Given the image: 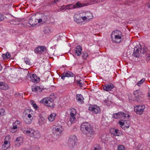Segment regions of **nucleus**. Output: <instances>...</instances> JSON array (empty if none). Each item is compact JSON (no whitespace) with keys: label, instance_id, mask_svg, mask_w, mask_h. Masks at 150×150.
<instances>
[{"label":"nucleus","instance_id":"1","mask_svg":"<svg viewBox=\"0 0 150 150\" xmlns=\"http://www.w3.org/2000/svg\"><path fill=\"white\" fill-rule=\"evenodd\" d=\"M81 129L83 134L88 137H92L94 134L93 128L88 122L83 123L81 126Z\"/></svg>","mask_w":150,"mask_h":150},{"label":"nucleus","instance_id":"2","mask_svg":"<svg viewBox=\"0 0 150 150\" xmlns=\"http://www.w3.org/2000/svg\"><path fill=\"white\" fill-rule=\"evenodd\" d=\"M133 95L134 96L135 100L138 103L143 102V98L144 97L143 93L140 90L138 89L134 91Z\"/></svg>","mask_w":150,"mask_h":150},{"label":"nucleus","instance_id":"3","mask_svg":"<svg viewBox=\"0 0 150 150\" xmlns=\"http://www.w3.org/2000/svg\"><path fill=\"white\" fill-rule=\"evenodd\" d=\"M54 101V100L53 98L49 97L42 99L40 101V102L47 106L54 108V105L53 104Z\"/></svg>","mask_w":150,"mask_h":150},{"label":"nucleus","instance_id":"4","mask_svg":"<svg viewBox=\"0 0 150 150\" xmlns=\"http://www.w3.org/2000/svg\"><path fill=\"white\" fill-rule=\"evenodd\" d=\"M76 141H77V138L76 136L73 135L70 136L68 143L70 148L74 147L75 145Z\"/></svg>","mask_w":150,"mask_h":150},{"label":"nucleus","instance_id":"5","mask_svg":"<svg viewBox=\"0 0 150 150\" xmlns=\"http://www.w3.org/2000/svg\"><path fill=\"white\" fill-rule=\"evenodd\" d=\"M37 13H35L33 15L29 20V24L32 26H35L38 24L37 17L36 16Z\"/></svg>","mask_w":150,"mask_h":150},{"label":"nucleus","instance_id":"6","mask_svg":"<svg viewBox=\"0 0 150 150\" xmlns=\"http://www.w3.org/2000/svg\"><path fill=\"white\" fill-rule=\"evenodd\" d=\"M86 5L85 3H82L78 1L75 5L69 4L67 5L68 9H74L76 8H81Z\"/></svg>","mask_w":150,"mask_h":150},{"label":"nucleus","instance_id":"7","mask_svg":"<svg viewBox=\"0 0 150 150\" xmlns=\"http://www.w3.org/2000/svg\"><path fill=\"white\" fill-rule=\"evenodd\" d=\"M145 108V106L144 105H138L134 107V110L137 114L141 115L144 112Z\"/></svg>","mask_w":150,"mask_h":150},{"label":"nucleus","instance_id":"8","mask_svg":"<svg viewBox=\"0 0 150 150\" xmlns=\"http://www.w3.org/2000/svg\"><path fill=\"white\" fill-rule=\"evenodd\" d=\"M139 46H136L134 48L132 56L134 57L139 58L141 55L142 53H140V49L139 48Z\"/></svg>","mask_w":150,"mask_h":150},{"label":"nucleus","instance_id":"9","mask_svg":"<svg viewBox=\"0 0 150 150\" xmlns=\"http://www.w3.org/2000/svg\"><path fill=\"white\" fill-rule=\"evenodd\" d=\"M126 114L123 112H119L113 115L112 117L115 119H118L120 118H125Z\"/></svg>","mask_w":150,"mask_h":150},{"label":"nucleus","instance_id":"10","mask_svg":"<svg viewBox=\"0 0 150 150\" xmlns=\"http://www.w3.org/2000/svg\"><path fill=\"white\" fill-rule=\"evenodd\" d=\"M47 50L45 46H38V54H43L46 53Z\"/></svg>","mask_w":150,"mask_h":150},{"label":"nucleus","instance_id":"11","mask_svg":"<svg viewBox=\"0 0 150 150\" xmlns=\"http://www.w3.org/2000/svg\"><path fill=\"white\" fill-rule=\"evenodd\" d=\"M75 76V74L71 71H68L67 72H64L62 76H61V78L64 80L65 77H73Z\"/></svg>","mask_w":150,"mask_h":150},{"label":"nucleus","instance_id":"12","mask_svg":"<svg viewBox=\"0 0 150 150\" xmlns=\"http://www.w3.org/2000/svg\"><path fill=\"white\" fill-rule=\"evenodd\" d=\"M122 37L123 35L121 34V35L116 36L114 37L113 38L111 37V38L113 42L116 43H118L122 41Z\"/></svg>","mask_w":150,"mask_h":150},{"label":"nucleus","instance_id":"13","mask_svg":"<svg viewBox=\"0 0 150 150\" xmlns=\"http://www.w3.org/2000/svg\"><path fill=\"white\" fill-rule=\"evenodd\" d=\"M89 109L92 111V112H94L95 114L99 113L100 112L99 108L96 105L90 107L89 108Z\"/></svg>","mask_w":150,"mask_h":150},{"label":"nucleus","instance_id":"14","mask_svg":"<svg viewBox=\"0 0 150 150\" xmlns=\"http://www.w3.org/2000/svg\"><path fill=\"white\" fill-rule=\"evenodd\" d=\"M114 87V85L112 83L105 84L103 87V89L106 91H111Z\"/></svg>","mask_w":150,"mask_h":150},{"label":"nucleus","instance_id":"15","mask_svg":"<svg viewBox=\"0 0 150 150\" xmlns=\"http://www.w3.org/2000/svg\"><path fill=\"white\" fill-rule=\"evenodd\" d=\"M82 51V47L80 45L76 47L75 50V54L77 56H79L81 54Z\"/></svg>","mask_w":150,"mask_h":150},{"label":"nucleus","instance_id":"16","mask_svg":"<svg viewBox=\"0 0 150 150\" xmlns=\"http://www.w3.org/2000/svg\"><path fill=\"white\" fill-rule=\"evenodd\" d=\"M83 16H85L87 18L88 20H90V19H92L93 17V16L91 13L89 11H87L85 13H82Z\"/></svg>","mask_w":150,"mask_h":150},{"label":"nucleus","instance_id":"17","mask_svg":"<svg viewBox=\"0 0 150 150\" xmlns=\"http://www.w3.org/2000/svg\"><path fill=\"white\" fill-rule=\"evenodd\" d=\"M76 98L77 101L79 103L82 104L84 103L83 100L84 99L83 96L80 94H77Z\"/></svg>","mask_w":150,"mask_h":150},{"label":"nucleus","instance_id":"18","mask_svg":"<svg viewBox=\"0 0 150 150\" xmlns=\"http://www.w3.org/2000/svg\"><path fill=\"white\" fill-rule=\"evenodd\" d=\"M30 80L34 83H38L37 79H38L37 76L36 74H33L30 76Z\"/></svg>","mask_w":150,"mask_h":150},{"label":"nucleus","instance_id":"19","mask_svg":"<svg viewBox=\"0 0 150 150\" xmlns=\"http://www.w3.org/2000/svg\"><path fill=\"white\" fill-rule=\"evenodd\" d=\"M121 34L122 33L120 31L116 30L112 32L111 34V38H113L114 37H115L116 36L121 35Z\"/></svg>","mask_w":150,"mask_h":150},{"label":"nucleus","instance_id":"20","mask_svg":"<svg viewBox=\"0 0 150 150\" xmlns=\"http://www.w3.org/2000/svg\"><path fill=\"white\" fill-rule=\"evenodd\" d=\"M0 88L6 90L8 89V87L6 83L0 81Z\"/></svg>","mask_w":150,"mask_h":150},{"label":"nucleus","instance_id":"21","mask_svg":"<svg viewBox=\"0 0 150 150\" xmlns=\"http://www.w3.org/2000/svg\"><path fill=\"white\" fill-rule=\"evenodd\" d=\"M43 31L45 33L47 34L52 32V29L50 27H46L44 28Z\"/></svg>","mask_w":150,"mask_h":150},{"label":"nucleus","instance_id":"22","mask_svg":"<svg viewBox=\"0 0 150 150\" xmlns=\"http://www.w3.org/2000/svg\"><path fill=\"white\" fill-rule=\"evenodd\" d=\"M39 117L38 123L40 125H42L45 122V119L43 117L42 115H39Z\"/></svg>","mask_w":150,"mask_h":150},{"label":"nucleus","instance_id":"23","mask_svg":"<svg viewBox=\"0 0 150 150\" xmlns=\"http://www.w3.org/2000/svg\"><path fill=\"white\" fill-rule=\"evenodd\" d=\"M56 115V113H52L49 116L48 119L51 122L54 121L55 119Z\"/></svg>","mask_w":150,"mask_h":150},{"label":"nucleus","instance_id":"24","mask_svg":"<svg viewBox=\"0 0 150 150\" xmlns=\"http://www.w3.org/2000/svg\"><path fill=\"white\" fill-rule=\"evenodd\" d=\"M62 132V127H57L55 128V132L56 134L59 135L61 134Z\"/></svg>","mask_w":150,"mask_h":150},{"label":"nucleus","instance_id":"25","mask_svg":"<svg viewBox=\"0 0 150 150\" xmlns=\"http://www.w3.org/2000/svg\"><path fill=\"white\" fill-rule=\"evenodd\" d=\"M139 48L140 49V53L144 54L146 52L147 47H146L144 46L143 48L142 49V46L140 45H139Z\"/></svg>","mask_w":150,"mask_h":150},{"label":"nucleus","instance_id":"26","mask_svg":"<svg viewBox=\"0 0 150 150\" xmlns=\"http://www.w3.org/2000/svg\"><path fill=\"white\" fill-rule=\"evenodd\" d=\"M127 122H126L125 121H119V123L120 126H122L123 125H125V126L127 128H128L129 127V125H126V124Z\"/></svg>","mask_w":150,"mask_h":150},{"label":"nucleus","instance_id":"27","mask_svg":"<svg viewBox=\"0 0 150 150\" xmlns=\"http://www.w3.org/2000/svg\"><path fill=\"white\" fill-rule=\"evenodd\" d=\"M2 57L4 59H9L11 57V54L10 53L7 52L6 54H2Z\"/></svg>","mask_w":150,"mask_h":150},{"label":"nucleus","instance_id":"28","mask_svg":"<svg viewBox=\"0 0 150 150\" xmlns=\"http://www.w3.org/2000/svg\"><path fill=\"white\" fill-rule=\"evenodd\" d=\"M30 103L34 107L35 110H37L38 109V106L34 100H31L30 101Z\"/></svg>","mask_w":150,"mask_h":150},{"label":"nucleus","instance_id":"29","mask_svg":"<svg viewBox=\"0 0 150 150\" xmlns=\"http://www.w3.org/2000/svg\"><path fill=\"white\" fill-rule=\"evenodd\" d=\"M32 91L33 92H37L38 91V87L35 86V85L34 84L33 85L31 86Z\"/></svg>","mask_w":150,"mask_h":150},{"label":"nucleus","instance_id":"30","mask_svg":"<svg viewBox=\"0 0 150 150\" xmlns=\"http://www.w3.org/2000/svg\"><path fill=\"white\" fill-rule=\"evenodd\" d=\"M88 54L86 52H83L82 53V57L83 58L86 59L87 57H88Z\"/></svg>","mask_w":150,"mask_h":150},{"label":"nucleus","instance_id":"31","mask_svg":"<svg viewBox=\"0 0 150 150\" xmlns=\"http://www.w3.org/2000/svg\"><path fill=\"white\" fill-rule=\"evenodd\" d=\"M118 150H125L124 146L122 145H119L117 146Z\"/></svg>","mask_w":150,"mask_h":150},{"label":"nucleus","instance_id":"32","mask_svg":"<svg viewBox=\"0 0 150 150\" xmlns=\"http://www.w3.org/2000/svg\"><path fill=\"white\" fill-rule=\"evenodd\" d=\"M9 147V145H3L2 146V150H5L8 148Z\"/></svg>","mask_w":150,"mask_h":150},{"label":"nucleus","instance_id":"33","mask_svg":"<svg viewBox=\"0 0 150 150\" xmlns=\"http://www.w3.org/2000/svg\"><path fill=\"white\" fill-rule=\"evenodd\" d=\"M24 121L26 124H30L31 123L32 120L31 119L25 118L24 119Z\"/></svg>","mask_w":150,"mask_h":150},{"label":"nucleus","instance_id":"34","mask_svg":"<svg viewBox=\"0 0 150 150\" xmlns=\"http://www.w3.org/2000/svg\"><path fill=\"white\" fill-rule=\"evenodd\" d=\"M101 148L100 146L98 144L96 145L94 148V150H101Z\"/></svg>","mask_w":150,"mask_h":150},{"label":"nucleus","instance_id":"35","mask_svg":"<svg viewBox=\"0 0 150 150\" xmlns=\"http://www.w3.org/2000/svg\"><path fill=\"white\" fill-rule=\"evenodd\" d=\"M24 61L27 64L30 65V60L27 58H24Z\"/></svg>","mask_w":150,"mask_h":150},{"label":"nucleus","instance_id":"36","mask_svg":"<svg viewBox=\"0 0 150 150\" xmlns=\"http://www.w3.org/2000/svg\"><path fill=\"white\" fill-rule=\"evenodd\" d=\"M145 80V79H142L140 81H139L137 83L138 86H140L143 83Z\"/></svg>","mask_w":150,"mask_h":150},{"label":"nucleus","instance_id":"37","mask_svg":"<svg viewBox=\"0 0 150 150\" xmlns=\"http://www.w3.org/2000/svg\"><path fill=\"white\" fill-rule=\"evenodd\" d=\"M44 89V86H38V91L40 92L42 91V90Z\"/></svg>","mask_w":150,"mask_h":150},{"label":"nucleus","instance_id":"38","mask_svg":"<svg viewBox=\"0 0 150 150\" xmlns=\"http://www.w3.org/2000/svg\"><path fill=\"white\" fill-rule=\"evenodd\" d=\"M137 149L138 150H142L143 149V147L142 145L141 144H139L138 145L137 147Z\"/></svg>","mask_w":150,"mask_h":150},{"label":"nucleus","instance_id":"39","mask_svg":"<svg viewBox=\"0 0 150 150\" xmlns=\"http://www.w3.org/2000/svg\"><path fill=\"white\" fill-rule=\"evenodd\" d=\"M5 110L3 108H0V116H2L4 115Z\"/></svg>","mask_w":150,"mask_h":150},{"label":"nucleus","instance_id":"40","mask_svg":"<svg viewBox=\"0 0 150 150\" xmlns=\"http://www.w3.org/2000/svg\"><path fill=\"white\" fill-rule=\"evenodd\" d=\"M81 80H77L76 81L77 84L79 85L80 86L82 87L83 85L82 83L81 82Z\"/></svg>","mask_w":150,"mask_h":150},{"label":"nucleus","instance_id":"41","mask_svg":"<svg viewBox=\"0 0 150 150\" xmlns=\"http://www.w3.org/2000/svg\"><path fill=\"white\" fill-rule=\"evenodd\" d=\"M68 9V8L67 7V6H62V7H61V9L62 10H66V9Z\"/></svg>","mask_w":150,"mask_h":150},{"label":"nucleus","instance_id":"42","mask_svg":"<svg viewBox=\"0 0 150 150\" xmlns=\"http://www.w3.org/2000/svg\"><path fill=\"white\" fill-rule=\"evenodd\" d=\"M21 143L20 142H19L16 143V141H14V144L16 147H19L21 145Z\"/></svg>","mask_w":150,"mask_h":150},{"label":"nucleus","instance_id":"43","mask_svg":"<svg viewBox=\"0 0 150 150\" xmlns=\"http://www.w3.org/2000/svg\"><path fill=\"white\" fill-rule=\"evenodd\" d=\"M21 137H18L17 138L16 140V142L17 143L19 142H21Z\"/></svg>","mask_w":150,"mask_h":150},{"label":"nucleus","instance_id":"44","mask_svg":"<svg viewBox=\"0 0 150 150\" xmlns=\"http://www.w3.org/2000/svg\"><path fill=\"white\" fill-rule=\"evenodd\" d=\"M74 113H73V112H71L70 114V118H75V116Z\"/></svg>","mask_w":150,"mask_h":150},{"label":"nucleus","instance_id":"45","mask_svg":"<svg viewBox=\"0 0 150 150\" xmlns=\"http://www.w3.org/2000/svg\"><path fill=\"white\" fill-rule=\"evenodd\" d=\"M118 130L117 129H115L114 131V133L113 134L114 135L118 136Z\"/></svg>","mask_w":150,"mask_h":150},{"label":"nucleus","instance_id":"46","mask_svg":"<svg viewBox=\"0 0 150 150\" xmlns=\"http://www.w3.org/2000/svg\"><path fill=\"white\" fill-rule=\"evenodd\" d=\"M71 112H73V113H74L75 114L76 113V110L74 108H72L71 109Z\"/></svg>","mask_w":150,"mask_h":150},{"label":"nucleus","instance_id":"47","mask_svg":"<svg viewBox=\"0 0 150 150\" xmlns=\"http://www.w3.org/2000/svg\"><path fill=\"white\" fill-rule=\"evenodd\" d=\"M75 119V118H70V120L71 123H73Z\"/></svg>","mask_w":150,"mask_h":150},{"label":"nucleus","instance_id":"48","mask_svg":"<svg viewBox=\"0 0 150 150\" xmlns=\"http://www.w3.org/2000/svg\"><path fill=\"white\" fill-rule=\"evenodd\" d=\"M75 19H76V21L77 23H79L81 22V20H79V18L78 17H76Z\"/></svg>","mask_w":150,"mask_h":150},{"label":"nucleus","instance_id":"49","mask_svg":"<svg viewBox=\"0 0 150 150\" xmlns=\"http://www.w3.org/2000/svg\"><path fill=\"white\" fill-rule=\"evenodd\" d=\"M53 1H51L48 2L47 3V6H51L52 4H54V3H53Z\"/></svg>","mask_w":150,"mask_h":150},{"label":"nucleus","instance_id":"50","mask_svg":"<svg viewBox=\"0 0 150 150\" xmlns=\"http://www.w3.org/2000/svg\"><path fill=\"white\" fill-rule=\"evenodd\" d=\"M82 18V20L83 21H85L86 20H88L87 18H86V17L85 16H84L81 17L80 18Z\"/></svg>","mask_w":150,"mask_h":150},{"label":"nucleus","instance_id":"51","mask_svg":"<svg viewBox=\"0 0 150 150\" xmlns=\"http://www.w3.org/2000/svg\"><path fill=\"white\" fill-rule=\"evenodd\" d=\"M34 51L35 53L37 54L38 53V47H36L35 50H34Z\"/></svg>","mask_w":150,"mask_h":150},{"label":"nucleus","instance_id":"52","mask_svg":"<svg viewBox=\"0 0 150 150\" xmlns=\"http://www.w3.org/2000/svg\"><path fill=\"white\" fill-rule=\"evenodd\" d=\"M9 145L8 144V142L7 141H5L4 142V144L3 145Z\"/></svg>","mask_w":150,"mask_h":150},{"label":"nucleus","instance_id":"53","mask_svg":"<svg viewBox=\"0 0 150 150\" xmlns=\"http://www.w3.org/2000/svg\"><path fill=\"white\" fill-rule=\"evenodd\" d=\"M60 0H54V1H53V3L56 4Z\"/></svg>","mask_w":150,"mask_h":150},{"label":"nucleus","instance_id":"54","mask_svg":"<svg viewBox=\"0 0 150 150\" xmlns=\"http://www.w3.org/2000/svg\"><path fill=\"white\" fill-rule=\"evenodd\" d=\"M17 128V126L14 125L13 126L12 129H13V130L16 129Z\"/></svg>","mask_w":150,"mask_h":150},{"label":"nucleus","instance_id":"55","mask_svg":"<svg viewBox=\"0 0 150 150\" xmlns=\"http://www.w3.org/2000/svg\"><path fill=\"white\" fill-rule=\"evenodd\" d=\"M10 131L13 133H14L16 131L14 130H13L12 129H10Z\"/></svg>","mask_w":150,"mask_h":150},{"label":"nucleus","instance_id":"56","mask_svg":"<svg viewBox=\"0 0 150 150\" xmlns=\"http://www.w3.org/2000/svg\"><path fill=\"white\" fill-rule=\"evenodd\" d=\"M30 133V131L29 130H26L25 131V133L26 134H29Z\"/></svg>","mask_w":150,"mask_h":150},{"label":"nucleus","instance_id":"57","mask_svg":"<svg viewBox=\"0 0 150 150\" xmlns=\"http://www.w3.org/2000/svg\"><path fill=\"white\" fill-rule=\"evenodd\" d=\"M28 117L29 119H30V118L32 116L30 114H29L28 115Z\"/></svg>","mask_w":150,"mask_h":150},{"label":"nucleus","instance_id":"58","mask_svg":"<svg viewBox=\"0 0 150 150\" xmlns=\"http://www.w3.org/2000/svg\"><path fill=\"white\" fill-rule=\"evenodd\" d=\"M42 21V19L41 18L39 19L38 20V23H40Z\"/></svg>","mask_w":150,"mask_h":150},{"label":"nucleus","instance_id":"59","mask_svg":"<svg viewBox=\"0 0 150 150\" xmlns=\"http://www.w3.org/2000/svg\"><path fill=\"white\" fill-rule=\"evenodd\" d=\"M53 96V98H55V96L54 95V94L53 93H51V95H50V96Z\"/></svg>","mask_w":150,"mask_h":150},{"label":"nucleus","instance_id":"60","mask_svg":"<svg viewBox=\"0 0 150 150\" xmlns=\"http://www.w3.org/2000/svg\"><path fill=\"white\" fill-rule=\"evenodd\" d=\"M148 96L150 97V91L148 93Z\"/></svg>","mask_w":150,"mask_h":150},{"label":"nucleus","instance_id":"61","mask_svg":"<svg viewBox=\"0 0 150 150\" xmlns=\"http://www.w3.org/2000/svg\"><path fill=\"white\" fill-rule=\"evenodd\" d=\"M147 7L148 8H150V3L149 4L147 5Z\"/></svg>","mask_w":150,"mask_h":150},{"label":"nucleus","instance_id":"62","mask_svg":"<svg viewBox=\"0 0 150 150\" xmlns=\"http://www.w3.org/2000/svg\"><path fill=\"white\" fill-rule=\"evenodd\" d=\"M2 69V67L1 65L0 64V71Z\"/></svg>","mask_w":150,"mask_h":150},{"label":"nucleus","instance_id":"63","mask_svg":"<svg viewBox=\"0 0 150 150\" xmlns=\"http://www.w3.org/2000/svg\"><path fill=\"white\" fill-rule=\"evenodd\" d=\"M19 123V122L18 121H17L15 123L18 124Z\"/></svg>","mask_w":150,"mask_h":150},{"label":"nucleus","instance_id":"64","mask_svg":"<svg viewBox=\"0 0 150 150\" xmlns=\"http://www.w3.org/2000/svg\"><path fill=\"white\" fill-rule=\"evenodd\" d=\"M44 62V59H43L42 60H41V62Z\"/></svg>","mask_w":150,"mask_h":150}]
</instances>
